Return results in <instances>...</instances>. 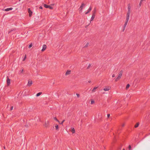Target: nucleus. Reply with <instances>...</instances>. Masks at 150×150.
Here are the masks:
<instances>
[{
	"label": "nucleus",
	"instance_id": "2",
	"mask_svg": "<svg viewBox=\"0 0 150 150\" xmlns=\"http://www.w3.org/2000/svg\"><path fill=\"white\" fill-rule=\"evenodd\" d=\"M122 75V72H120L119 74L117 77L116 78L115 81H118L121 78Z\"/></svg>",
	"mask_w": 150,
	"mask_h": 150
},
{
	"label": "nucleus",
	"instance_id": "12",
	"mask_svg": "<svg viewBox=\"0 0 150 150\" xmlns=\"http://www.w3.org/2000/svg\"><path fill=\"white\" fill-rule=\"evenodd\" d=\"M46 48V46L45 45H44L42 46V48L41 50L42 51H45Z\"/></svg>",
	"mask_w": 150,
	"mask_h": 150
},
{
	"label": "nucleus",
	"instance_id": "1",
	"mask_svg": "<svg viewBox=\"0 0 150 150\" xmlns=\"http://www.w3.org/2000/svg\"><path fill=\"white\" fill-rule=\"evenodd\" d=\"M128 11L127 13V16H126V19H129V16L131 12V8L130 7V6H128Z\"/></svg>",
	"mask_w": 150,
	"mask_h": 150
},
{
	"label": "nucleus",
	"instance_id": "27",
	"mask_svg": "<svg viewBox=\"0 0 150 150\" xmlns=\"http://www.w3.org/2000/svg\"><path fill=\"white\" fill-rule=\"evenodd\" d=\"M26 56L25 55L24 56V58L23 59V61L25 60L26 59Z\"/></svg>",
	"mask_w": 150,
	"mask_h": 150
},
{
	"label": "nucleus",
	"instance_id": "34",
	"mask_svg": "<svg viewBox=\"0 0 150 150\" xmlns=\"http://www.w3.org/2000/svg\"><path fill=\"white\" fill-rule=\"evenodd\" d=\"M13 109V107H11V110H12V109Z\"/></svg>",
	"mask_w": 150,
	"mask_h": 150
},
{
	"label": "nucleus",
	"instance_id": "3",
	"mask_svg": "<svg viewBox=\"0 0 150 150\" xmlns=\"http://www.w3.org/2000/svg\"><path fill=\"white\" fill-rule=\"evenodd\" d=\"M129 20V19H127L126 18L125 22V23L124 25L123 30H122L123 31H124L125 30V28L126 27L127 24Z\"/></svg>",
	"mask_w": 150,
	"mask_h": 150
},
{
	"label": "nucleus",
	"instance_id": "7",
	"mask_svg": "<svg viewBox=\"0 0 150 150\" xmlns=\"http://www.w3.org/2000/svg\"><path fill=\"white\" fill-rule=\"evenodd\" d=\"M44 7L46 8H49L50 9H52L53 8V7L47 5L46 4L44 5Z\"/></svg>",
	"mask_w": 150,
	"mask_h": 150
},
{
	"label": "nucleus",
	"instance_id": "16",
	"mask_svg": "<svg viewBox=\"0 0 150 150\" xmlns=\"http://www.w3.org/2000/svg\"><path fill=\"white\" fill-rule=\"evenodd\" d=\"M71 131L73 134H74L75 133V130L74 127L71 128Z\"/></svg>",
	"mask_w": 150,
	"mask_h": 150
},
{
	"label": "nucleus",
	"instance_id": "10",
	"mask_svg": "<svg viewBox=\"0 0 150 150\" xmlns=\"http://www.w3.org/2000/svg\"><path fill=\"white\" fill-rule=\"evenodd\" d=\"M32 83L33 82L32 81H29L27 84V85L29 86H30L32 85Z\"/></svg>",
	"mask_w": 150,
	"mask_h": 150
},
{
	"label": "nucleus",
	"instance_id": "23",
	"mask_svg": "<svg viewBox=\"0 0 150 150\" xmlns=\"http://www.w3.org/2000/svg\"><path fill=\"white\" fill-rule=\"evenodd\" d=\"M130 86V85H129V84H127V86H126V89H128L129 88V87Z\"/></svg>",
	"mask_w": 150,
	"mask_h": 150
},
{
	"label": "nucleus",
	"instance_id": "33",
	"mask_svg": "<svg viewBox=\"0 0 150 150\" xmlns=\"http://www.w3.org/2000/svg\"><path fill=\"white\" fill-rule=\"evenodd\" d=\"M39 8L40 9H42V6H40Z\"/></svg>",
	"mask_w": 150,
	"mask_h": 150
},
{
	"label": "nucleus",
	"instance_id": "25",
	"mask_svg": "<svg viewBox=\"0 0 150 150\" xmlns=\"http://www.w3.org/2000/svg\"><path fill=\"white\" fill-rule=\"evenodd\" d=\"M33 46V44L32 43H30V45H29V48H30L31 47Z\"/></svg>",
	"mask_w": 150,
	"mask_h": 150
},
{
	"label": "nucleus",
	"instance_id": "15",
	"mask_svg": "<svg viewBox=\"0 0 150 150\" xmlns=\"http://www.w3.org/2000/svg\"><path fill=\"white\" fill-rule=\"evenodd\" d=\"M91 7H90L88 9L87 11V12H85V14H87L89 12L91 11Z\"/></svg>",
	"mask_w": 150,
	"mask_h": 150
},
{
	"label": "nucleus",
	"instance_id": "6",
	"mask_svg": "<svg viewBox=\"0 0 150 150\" xmlns=\"http://www.w3.org/2000/svg\"><path fill=\"white\" fill-rule=\"evenodd\" d=\"M84 6V5L83 4H82L81 6H80L79 9V11L80 12H82V10H83V6Z\"/></svg>",
	"mask_w": 150,
	"mask_h": 150
},
{
	"label": "nucleus",
	"instance_id": "24",
	"mask_svg": "<svg viewBox=\"0 0 150 150\" xmlns=\"http://www.w3.org/2000/svg\"><path fill=\"white\" fill-rule=\"evenodd\" d=\"M144 1H145V0H140V3H139V5H141V4H142V2Z\"/></svg>",
	"mask_w": 150,
	"mask_h": 150
},
{
	"label": "nucleus",
	"instance_id": "22",
	"mask_svg": "<svg viewBox=\"0 0 150 150\" xmlns=\"http://www.w3.org/2000/svg\"><path fill=\"white\" fill-rule=\"evenodd\" d=\"M54 119L56 121H57V122H58L59 123V121L57 119L56 117H54Z\"/></svg>",
	"mask_w": 150,
	"mask_h": 150
},
{
	"label": "nucleus",
	"instance_id": "17",
	"mask_svg": "<svg viewBox=\"0 0 150 150\" xmlns=\"http://www.w3.org/2000/svg\"><path fill=\"white\" fill-rule=\"evenodd\" d=\"M55 127L56 129L57 130H58L59 129V126L58 125L55 124Z\"/></svg>",
	"mask_w": 150,
	"mask_h": 150
},
{
	"label": "nucleus",
	"instance_id": "13",
	"mask_svg": "<svg viewBox=\"0 0 150 150\" xmlns=\"http://www.w3.org/2000/svg\"><path fill=\"white\" fill-rule=\"evenodd\" d=\"M13 9V8H7L5 10V11H9Z\"/></svg>",
	"mask_w": 150,
	"mask_h": 150
},
{
	"label": "nucleus",
	"instance_id": "9",
	"mask_svg": "<svg viewBox=\"0 0 150 150\" xmlns=\"http://www.w3.org/2000/svg\"><path fill=\"white\" fill-rule=\"evenodd\" d=\"M71 71H70V70H68L66 72L65 75L66 76H67L70 75L71 74Z\"/></svg>",
	"mask_w": 150,
	"mask_h": 150
},
{
	"label": "nucleus",
	"instance_id": "35",
	"mask_svg": "<svg viewBox=\"0 0 150 150\" xmlns=\"http://www.w3.org/2000/svg\"><path fill=\"white\" fill-rule=\"evenodd\" d=\"M22 71H23V70H22Z\"/></svg>",
	"mask_w": 150,
	"mask_h": 150
},
{
	"label": "nucleus",
	"instance_id": "26",
	"mask_svg": "<svg viewBox=\"0 0 150 150\" xmlns=\"http://www.w3.org/2000/svg\"><path fill=\"white\" fill-rule=\"evenodd\" d=\"M139 124L138 123L137 124L134 126L135 128L139 126Z\"/></svg>",
	"mask_w": 150,
	"mask_h": 150
},
{
	"label": "nucleus",
	"instance_id": "11",
	"mask_svg": "<svg viewBox=\"0 0 150 150\" xmlns=\"http://www.w3.org/2000/svg\"><path fill=\"white\" fill-rule=\"evenodd\" d=\"M7 82L8 85H10L11 84L10 79L8 77L7 78Z\"/></svg>",
	"mask_w": 150,
	"mask_h": 150
},
{
	"label": "nucleus",
	"instance_id": "36",
	"mask_svg": "<svg viewBox=\"0 0 150 150\" xmlns=\"http://www.w3.org/2000/svg\"><path fill=\"white\" fill-rule=\"evenodd\" d=\"M123 150H125V149H123Z\"/></svg>",
	"mask_w": 150,
	"mask_h": 150
},
{
	"label": "nucleus",
	"instance_id": "4",
	"mask_svg": "<svg viewBox=\"0 0 150 150\" xmlns=\"http://www.w3.org/2000/svg\"><path fill=\"white\" fill-rule=\"evenodd\" d=\"M49 125V122L48 121H46L45 122L44 124L43 125L45 127H48Z\"/></svg>",
	"mask_w": 150,
	"mask_h": 150
},
{
	"label": "nucleus",
	"instance_id": "30",
	"mask_svg": "<svg viewBox=\"0 0 150 150\" xmlns=\"http://www.w3.org/2000/svg\"><path fill=\"white\" fill-rule=\"evenodd\" d=\"M125 125V124L124 123H123L122 125V127H124Z\"/></svg>",
	"mask_w": 150,
	"mask_h": 150
},
{
	"label": "nucleus",
	"instance_id": "5",
	"mask_svg": "<svg viewBox=\"0 0 150 150\" xmlns=\"http://www.w3.org/2000/svg\"><path fill=\"white\" fill-rule=\"evenodd\" d=\"M110 87L109 86H106L105 87L103 88V90L105 91H107L110 90Z\"/></svg>",
	"mask_w": 150,
	"mask_h": 150
},
{
	"label": "nucleus",
	"instance_id": "31",
	"mask_svg": "<svg viewBox=\"0 0 150 150\" xmlns=\"http://www.w3.org/2000/svg\"><path fill=\"white\" fill-rule=\"evenodd\" d=\"M115 76V75L114 74H113L112 75V77H114Z\"/></svg>",
	"mask_w": 150,
	"mask_h": 150
},
{
	"label": "nucleus",
	"instance_id": "8",
	"mask_svg": "<svg viewBox=\"0 0 150 150\" xmlns=\"http://www.w3.org/2000/svg\"><path fill=\"white\" fill-rule=\"evenodd\" d=\"M28 12L29 13V16L30 17H31L32 15L33 14V12L31 11L30 10V8H29L28 9Z\"/></svg>",
	"mask_w": 150,
	"mask_h": 150
},
{
	"label": "nucleus",
	"instance_id": "14",
	"mask_svg": "<svg viewBox=\"0 0 150 150\" xmlns=\"http://www.w3.org/2000/svg\"><path fill=\"white\" fill-rule=\"evenodd\" d=\"M95 15L94 14H93L91 17V18L90 19L91 21H92L94 19V18H95Z\"/></svg>",
	"mask_w": 150,
	"mask_h": 150
},
{
	"label": "nucleus",
	"instance_id": "20",
	"mask_svg": "<svg viewBox=\"0 0 150 150\" xmlns=\"http://www.w3.org/2000/svg\"><path fill=\"white\" fill-rule=\"evenodd\" d=\"M41 93H42L41 92H39V93H38L36 95V96H37V97L39 96L41 94Z\"/></svg>",
	"mask_w": 150,
	"mask_h": 150
},
{
	"label": "nucleus",
	"instance_id": "18",
	"mask_svg": "<svg viewBox=\"0 0 150 150\" xmlns=\"http://www.w3.org/2000/svg\"><path fill=\"white\" fill-rule=\"evenodd\" d=\"M89 45V43L88 42H87L85 43V45L84 46V47H87Z\"/></svg>",
	"mask_w": 150,
	"mask_h": 150
},
{
	"label": "nucleus",
	"instance_id": "32",
	"mask_svg": "<svg viewBox=\"0 0 150 150\" xmlns=\"http://www.w3.org/2000/svg\"><path fill=\"white\" fill-rule=\"evenodd\" d=\"M110 114H108L107 115V116H108V117H110Z\"/></svg>",
	"mask_w": 150,
	"mask_h": 150
},
{
	"label": "nucleus",
	"instance_id": "21",
	"mask_svg": "<svg viewBox=\"0 0 150 150\" xmlns=\"http://www.w3.org/2000/svg\"><path fill=\"white\" fill-rule=\"evenodd\" d=\"M95 103L94 100H91V104H93Z\"/></svg>",
	"mask_w": 150,
	"mask_h": 150
},
{
	"label": "nucleus",
	"instance_id": "19",
	"mask_svg": "<svg viewBox=\"0 0 150 150\" xmlns=\"http://www.w3.org/2000/svg\"><path fill=\"white\" fill-rule=\"evenodd\" d=\"M97 88V87H95L92 90V92H94L95 91V90Z\"/></svg>",
	"mask_w": 150,
	"mask_h": 150
},
{
	"label": "nucleus",
	"instance_id": "28",
	"mask_svg": "<svg viewBox=\"0 0 150 150\" xmlns=\"http://www.w3.org/2000/svg\"><path fill=\"white\" fill-rule=\"evenodd\" d=\"M129 150H131V146L130 145H129Z\"/></svg>",
	"mask_w": 150,
	"mask_h": 150
},
{
	"label": "nucleus",
	"instance_id": "29",
	"mask_svg": "<svg viewBox=\"0 0 150 150\" xmlns=\"http://www.w3.org/2000/svg\"><path fill=\"white\" fill-rule=\"evenodd\" d=\"M64 120H63V121L61 123H60L59 122V123L61 124H62L64 122Z\"/></svg>",
	"mask_w": 150,
	"mask_h": 150
}]
</instances>
